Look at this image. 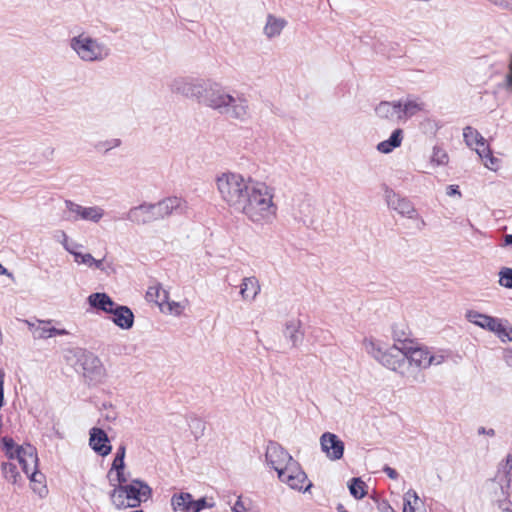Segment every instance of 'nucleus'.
I'll use <instances>...</instances> for the list:
<instances>
[{"mask_svg": "<svg viewBox=\"0 0 512 512\" xmlns=\"http://www.w3.org/2000/svg\"><path fill=\"white\" fill-rule=\"evenodd\" d=\"M217 188L228 207L251 222L263 225L276 219L278 207L273 189L265 183L236 173H224L217 178Z\"/></svg>", "mask_w": 512, "mask_h": 512, "instance_id": "obj_1", "label": "nucleus"}, {"mask_svg": "<svg viewBox=\"0 0 512 512\" xmlns=\"http://www.w3.org/2000/svg\"><path fill=\"white\" fill-rule=\"evenodd\" d=\"M114 489L110 493L112 504L117 509L135 508L138 507L141 502L146 501L150 494V487L138 480L132 481L130 484H115L111 483Z\"/></svg>", "mask_w": 512, "mask_h": 512, "instance_id": "obj_2", "label": "nucleus"}, {"mask_svg": "<svg viewBox=\"0 0 512 512\" xmlns=\"http://www.w3.org/2000/svg\"><path fill=\"white\" fill-rule=\"evenodd\" d=\"M401 353L411 365L419 368H427L432 364H441L444 361L443 355H431L427 347L421 345L413 339L398 338V345H393Z\"/></svg>", "mask_w": 512, "mask_h": 512, "instance_id": "obj_3", "label": "nucleus"}, {"mask_svg": "<svg viewBox=\"0 0 512 512\" xmlns=\"http://www.w3.org/2000/svg\"><path fill=\"white\" fill-rule=\"evenodd\" d=\"M3 449L11 460H16L26 475L37 469L38 457L32 445L15 446L13 439H2Z\"/></svg>", "mask_w": 512, "mask_h": 512, "instance_id": "obj_4", "label": "nucleus"}, {"mask_svg": "<svg viewBox=\"0 0 512 512\" xmlns=\"http://www.w3.org/2000/svg\"><path fill=\"white\" fill-rule=\"evenodd\" d=\"M463 137L466 144L476 151L484 165L496 170L498 160L492 155L490 146L483 136L475 128L467 126L463 130Z\"/></svg>", "mask_w": 512, "mask_h": 512, "instance_id": "obj_5", "label": "nucleus"}, {"mask_svg": "<svg viewBox=\"0 0 512 512\" xmlns=\"http://www.w3.org/2000/svg\"><path fill=\"white\" fill-rule=\"evenodd\" d=\"M466 318L469 322L495 333L501 341H512V327H506L499 319L475 310L468 311Z\"/></svg>", "mask_w": 512, "mask_h": 512, "instance_id": "obj_6", "label": "nucleus"}, {"mask_svg": "<svg viewBox=\"0 0 512 512\" xmlns=\"http://www.w3.org/2000/svg\"><path fill=\"white\" fill-rule=\"evenodd\" d=\"M72 47L86 61H95L107 56V49L97 41L80 35L72 41Z\"/></svg>", "mask_w": 512, "mask_h": 512, "instance_id": "obj_7", "label": "nucleus"}, {"mask_svg": "<svg viewBox=\"0 0 512 512\" xmlns=\"http://www.w3.org/2000/svg\"><path fill=\"white\" fill-rule=\"evenodd\" d=\"M278 478L291 489L298 491H307L312 486V483L308 480L306 473L297 461L290 462L284 471H280Z\"/></svg>", "mask_w": 512, "mask_h": 512, "instance_id": "obj_8", "label": "nucleus"}, {"mask_svg": "<svg viewBox=\"0 0 512 512\" xmlns=\"http://www.w3.org/2000/svg\"><path fill=\"white\" fill-rule=\"evenodd\" d=\"M266 459L268 463L277 471L278 475L280 471H284L290 464L295 460L290 454L276 443H270L266 450Z\"/></svg>", "mask_w": 512, "mask_h": 512, "instance_id": "obj_9", "label": "nucleus"}, {"mask_svg": "<svg viewBox=\"0 0 512 512\" xmlns=\"http://www.w3.org/2000/svg\"><path fill=\"white\" fill-rule=\"evenodd\" d=\"M158 216L160 219H164L173 214H182L185 213L188 209V204L186 200L177 197L171 196L164 198L163 200L156 203Z\"/></svg>", "mask_w": 512, "mask_h": 512, "instance_id": "obj_10", "label": "nucleus"}, {"mask_svg": "<svg viewBox=\"0 0 512 512\" xmlns=\"http://www.w3.org/2000/svg\"><path fill=\"white\" fill-rule=\"evenodd\" d=\"M320 444L323 452L330 460H339L343 457L344 443L337 435L330 432L322 434Z\"/></svg>", "mask_w": 512, "mask_h": 512, "instance_id": "obj_11", "label": "nucleus"}, {"mask_svg": "<svg viewBox=\"0 0 512 512\" xmlns=\"http://www.w3.org/2000/svg\"><path fill=\"white\" fill-rule=\"evenodd\" d=\"M128 217L131 221L136 222L137 224H147L160 220L156 204H143L132 208L129 211Z\"/></svg>", "mask_w": 512, "mask_h": 512, "instance_id": "obj_12", "label": "nucleus"}, {"mask_svg": "<svg viewBox=\"0 0 512 512\" xmlns=\"http://www.w3.org/2000/svg\"><path fill=\"white\" fill-rule=\"evenodd\" d=\"M29 326L33 337L36 339H47L68 334L65 329H57L51 326V321L38 320L37 323H31Z\"/></svg>", "mask_w": 512, "mask_h": 512, "instance_id": "obj_13", "label": "nucleus"}, {"mask_svg": "<svg viewBox=\"0 0 512 512\" xmlns=\"http://www.w3.org/2000/svg\"><path fill=\"white\" fill-rule=\"evenodd\" d=\"M393 347L389 351L377 350V354L374 357L385 367L393 371H399L405 364V357L401 353L395 354Z\"/></svg>", "mask_w": 512, "mask_h": 512, "instance_id": "obj_14", "label": "nucleus"}, {"mask_svg": "<svg viewBox=\"0 0 512 512\" xmlns=\"http://www.w3.org/2000/svg\"><path fill=\"white\" fill-rule=\"evenodd\" d=\"M401 113V102L382 101L376 107L378 117L389 122L401 120Z\"/></svg>", "mask_w": 512, "mask_h": 512, "instance_id": "obj_15", "label": "nucleus"}, {"mask_svg": "<svg viewBox=\"0 0 512 512\" xmlns=\"http://www.w3.org/2000/svg\"><path fill=\"white\" fill-rule=\"evenodd\" d=\"M90 445L101 456H106L111 451L107 434L100 428H92L90 433Z\"/></svg>", "mask_w": 512, "mask_h": 512, "instance_id": "obj_16", "label": "nucleus"}, {"mask_svg": "<svg viewBox=\"0 0 512 512\" xmlns=\"http://www.w3.org/2000/svg\"><path fill=\"white\" fill-rule=\"evenodd\" d=\"M67 207L69 211L85 220L97 222L103 216V210L98 207H82L70 201L67 202Z\"/></svg>", "mask_w": 512, "mask_h": 512, "instance_id": "obj_17", "label": "nucleus"}, {"mask_svg": "<svg viewBox=\"0 0 512 512\" xmlns=\"http://www.w3.org/2000/svg\"><path fill=\"white\" fill-rule=\"evenodd\" d=\"M203 102L207 106L217 109L231 104L234 102V98L231 95L210 89L205 91Z\"/></svg>", "mask_w": 512, "mask_h": 512, "instance_id": "obj_18", "label": "nucleus"}, {"mask_svg": "<svg viewBox=\"0 0 512 512\" xmlns=\"http://www.w3.org/2000/svg\"><path fill=\"white\" fill-rule=\"evenodd\" d=\"M113 314L112 321L122 329H129L134 322V315L127 306L117 305L111 312Z\"/></svg>", "mask_w": 512, "mask_h": 512, "instance_id": "obj_19", "label": "nucleus"}, {"mask_svg": "<svg viewBox=\"0 0 512 512\" xmlns=\"http://www.w3.org/2000/svg\"><path fill=\"white\" fill-rule=\"evenodd\" d=\"M145 298L148 302L155 303L164 311L165 303H167V299L169 298V293L159 283H155L148 287L146 291Z\"/></svg>", "mask_w": 512, "mask_h": 512, "instance_id": "obj_20", "label": "nucleus"}, {"mask_svg": "<svg viewBox=\"0 0 512 512\" xmlns=\"http://www.w3.org/2000/svg\"><path fill=\"white\" fill-rule=\"evenodd\" d=\"M89 304L92 307L100 309L106 313H111L117 304L106 293H94L88 297Z\"/></svg>", "mask_w": 512, "mask_h": 512, "instance_id": "obj_21", "label": "nucleus"}, {"mask_svg": "<svg viewBox=\"0 0 512 512\" xmlns=\"http://www.w3.org/2000/svg\"><path fill=\"white\" fill-rule=\"evenodd\" d=\"M403 512H425L423 501L416 491L410 489L404 494Z\"/></svg>", "mask_w": 512, "mask_h": 512, "instance_id": "obj_22", "label": "nucleus"}, {"mask_svg": "<svg viewBox=\"0 0 512 512\" xmlns=\"http://www.w3.org/2000/svg\"><path fill=\"white\" fill-rule=\"evenodd\" d=\"M260 292V284L255 277H246L241 283L240 294L244 300H253Z\"/></svg>", "mask_w": 512, "mask_h": 512, "instance_id": "obj_23", "label": "nucleus"}, {"mask_svg": "<svg viewBox=\"0 0 512 512\" xmlns=\"http://www.w3.org/2000/svg\"><path fill=\"white\" fill-rule=\"evenodd\" d=\"M403 140V130L402 129H395L390 138L387 140H384L380 142L377 145L378 151L381 153L387 154L393 151V149L399 147Z\"/></svg>", "mask_w": 512, "mask_h": 512, "instance_id": "obj_24", "label": "nucleus"}, {"mask_svg": "<svg viewBox=\"0 0 512 512\" xmlns=\"http://www.w3.org/2000/svg\"><path fill=\"white\" fill-rule=\"evenodd\" d=\"M171 505L175 512H192V496L189 493L175 494L171 499Z\"/></svg>", "mask_w": 512, "mask_h": 512, "instance_id": "obj_25", "label": "nucleus"}, {"mask_svg": "<svg viewBox=\"0 0 512 512\" xmlns=\"http://www.w3.org/2000/svg\"><path fill=\"white\" fill-rule=\"evenodd\" d=\"M123 470L124 458H121V456H115L112 463V468L108 472V478L110 479V482H117L119 484L126 483L127 479L124 476Z\"/></svg>", "mask_w": 512, "mask_h": 512, "instance_id": "obj_26", "label": "nucleus"}, {"mask_svg": "<svg viewBox=\"0 0 512 512\" xmlns=\"http://www.w3.org/2000/svg\"><path fill=\"white\" fill-rule=\"evenodd\" d=\"M31 482V488L35 493H37L40 497H43L47 493V487L45 484V476L39 472L37 469L30 472L27 475Z\"/></svg>", "mask_w": 512, "mask_h": 512, "instance_id": "obj_27", "label": "nucleus"}, {"mask_svg": "<svg viewBox=\"0 0 512 512\" xmlns=\"http://www.w3.org/2000/svg\"><path fill=\"white\" fill-rule=\"evenodd\" d=\"M286 22L283 19H277L271 15L268 16L266 26L264 28L265 34L271 38L281 33Z\"/></svg>", "mask_w": 512, "mask_h": 512, "instance_id": "obj_28", "label": "nucleus"}, {"mask_svg": "<svg viewBox=\"0 0 512 512\" xmlns=\"http://www.w3.org/2000/svg\"><path fill=\"white\" fill-rule=\"evenodd\" d=\"M424 104L416 100H408L403 105L401 104V120L406 117H411L416 113L422 111Z\"/></svg>", "mask_w": 512, "mask_h": 512, "instance_id": "obj_29", "label": "nucleus"}, {"mask_svg": "<svg viewBox=\"0 0 512 512\" xmlns=\"http://www.w3.org/2000/svg\"><path fill=\"white\" fill-rule=\"evenodd\" d=\"M94 369L89 371L86 367L84 368V376L88 378L90 381H100L105 374V370L103 365L100 363L99 359L93 358L91 361Z\"/></svg>", "mask_w": 512, "mask_h": 512, "instance_id": "obj_30", "label": "nucleus"}, {"mask_svg": "<svg viewBox=\"0 0 512 512\" xmlns=\"http://www.w3.org/2000/svg\"><path fill=\"white\" fill-rule=\"evenodd\" d=\"M366 483L359 478H353L349 485L350 493L357 499L363 498L366 494Z\"/></svg>", "mask_w": 512, "mask_h": 512, "instance_id": "obj_31", "label": "nucleus"}, {"mask_svg": "<svg viewBox=\"0 0 512 512\" xmlns=\"http://www.w3.org/2000/svg\"><path fill=\"white\" fill-rule=\"evenodd\" d=\"M70 252L74 255L75 261L78 264H86L90 267L95 265L97 268L101 267V265H102V260L94 259L93 256L89 253L82 254V253H77V252H73V251H70Z\"/></svg>", "mask_w": 512, "mask_h": 512, "instance_id": "obj_32", "label": "nucleus"}, {"mask_svg": "<svg viewBox=\"0 0 512 512\" xmlns=\"http://www.w3.org/2000/svg\"><path fill=\"white\" fill-rule=\"evenodd\" d=\"M2 470L6 479L13 483L18 481L19 473L17 472V466L15 463H4Z\"/></svg>", "mask_w": 512, "mask_h": 512, "instance_id": "obj_33", "label": "nucleus"}, {"mask_svg": "<svg viewBox=\"0 0 512 512\" xmlns=\"http://www.w3.org/2000/svg\"><path fill=\"white\" fill-rule=\"evenodd\" d=\"M395 210L401 215L408 217H412V214L415 212L411 202L406 199H398Z\"/></svg>", "mask_w": 512, "mask_h": 512, "instance_id": "obj_34", "label": "nucleus"}, {"mask_svg": "<svg viewBox=\"0 0 512 512\" xmlns=\"http://www.w3.org/2000/svg\"><path fill=\"white\" fill-rule=\"evenodd\" d=\"M499 284L505 288H512V268H502L499 272Z\"/></svg>", "mask_w": 512, "mask_h": 512, "instance_id": "obj_35", "label": "nucleus"}, {"mask_svg": "<svg viewBox=\"0 0 512 512\" xmlns=\"http://www.w3.org/2000/svg\"><path fill=\"white\" fill-rule=\"evenodd\" d=\"M184 310V306L179 302H169L167 300V303H165L164 311L163 312H169L175 315H180Z\"/></svg>", "mask_w": 512, "mask_h": 512, "instance_id": "obj_36", "label": "nucleus"}, {"mask_svg": "<svg viewBox=\"0 0 512 512\" xmlns=\"http://www.w3.org/2000/svg\"><path fill=\"white\" fill-rule=\"evenodd\" d=\"M246 108L247 106L244 104H239L236 106H233V114L236 118H242L246 115Z\"/></svg>", "mask_w": 512, "mask_h": 512, "instance_id": "obj_37", "label": "nucleus"}, {"mask_svg": "<svg viewBox=\"0 0 512 512\" xmlns=\"http://www.w3.org/2000/svg\"><path fill=\"white\" fill-rule=\"evenodd\" d=\"M192 505H193L192 512H199L200 510H202L203 508L206 507V501L204 498L196 500V501L192 499Z\"/></svg>", "mask_w": 512, "mask_h": 512, "instance_id": "obj_38", "label": "nucleus"}, {"mask_svg": "<svg viewBox=\"0 0 512 512\" xmlns=\"http://www.w3.org/2000/svg\"><path fill=\"white\" fill-rule=\"evenodd\" d=\"M232 510L233 512H246V507L244 506L241 497L238 498Z\"/></svg>", "mask_w": 512, "mask_h": 512, "instance_id": "obj_39", "label": "nucleus"}, {"mask_svg": "<svg viewBox=\"0 0 512 512\" xmlns=\"http://www.w3.org/2000/svg\"><path fill=\"white\" fill-rule=\"evenodd\" d=\"M499 507L501 512H512V502L510 501H501Z\"/></svg>", "mask_w": 512, "mask_h": 512, "instance_id": "obj_40", "label": "nucleus"}, {"mask_svg": "<svg viewBox=\"0 0 512 512\" xmlns=\"http://www.w3.org/2000/svg\"><path fill=\"white\" fill-rule=\"evenodd\" d=\"M447 195L454 196V195H461L459 188L457 185H450L447 188Z\"/></svg>", "mask_w": 512, "mask_h": 512, "instance_id": "obj_41", "label": "nucleus"}, {"mask_svg": "<svg viewBox=\"0 0 512 512\" xmlns=\"http://www.w3.org/2000/svg\"><path fill=\"white\" fill-rule=\"evenodd\" d=\"M384 472L388 475L389 478L391 479H397L398 477V473L395 469L389 467V466H386L384 468Z\"/></svg>", "mask_w": 512, "mask_h": 512, "instance_id": "obj_42", "label": "nucleus"}, {"mask_svg": "<svg viewBox=\"0 0 512 512\" xmlns=\"http://www.w3.org/2000/svg\"><path fill=\"white\" fill-rule=\"evenodd\" d=\"M506 80H507L508 87L512 89V57H511V61L509 64V72L506 76Z\"/></svg>", "mask_w": 512, "mask_h": 512, "instance_id": "obj_43", "label": "nucleus"}, {"mask_svg": "<svg viewBox=\"0 0 512 512\" xmlns=\"http://www.w3.org/2000/svg\"><path fill=\"white\" fill-rule=\"evenodd\" d=\"M398 338L400 339H409L408 337H404V332H398L397 330L394 331V340H395V344L394 345H398Z\"/></svg>", "mask_w": 512, "mask_h": 512, "instance_id": "obj_44", "label": "nucleus"}, {"mask_svg": "<svg viewBox=\"0 0 512 512\" xmlns=\"http://www.w3.org/2000/svg\"><path fill=\"white\" fill-rule=\"evenodd\" d=\"M506 467L509 471L512 469V454H508L506 457Z\"/></svg>", "mask_w": 512, "mask_h": 512, "instance_id": "obj_45", "label": "nucleus"}, {"mask_svg": "<svg viewBox=\"0 0 512 512\" xmlns=\"http://www.w3.org/2000/svg\"><path fill=\"white\" fill-rule=\"evenodd\" d=\"M116 456H121V458H124L125 457V448L123 446H121L117 453H116Z\"/></svg>", "mask_w": 512, "mask_h": 512, "instance_id": "obj_46", "label": "nucleus"}, {"mask_svg": "<svg viewBox=\"0 0 512 512\" xmlns=\"http://www.w3.org/2000/svg\"><path fill=\"white\" fill-rule=\"evenodd\" d=\"M505 241H506L507 244H512V235H507L505 237Z\"/></svg>", "mask_w": 512, "mask_h": 512, "instance_id": "obj_47", "label": "nucleus"}, {"mask_svg": "<svg viewBox=\"0 0 512 512\" xmlns=\"http://www.w3.org/2000/svg\"><path fill=\"white\" fill-rule=\"evenodd\" d=\"M480 434H484V433H487L488 434V430H485L483 427L479 429L478 431Z\"/></svg>", "mask_w": 512, "mask_h": 512, "instance_id": "obj_48", "label": "nucleus"}, {"mask_svg": "<svg viewBox=\"0 0 512 512\" xmlns=\"http://www.w3.org/2000/svg\"><path fill=\"white\" fill-rule=\"evenodd\" d=\"M6 269L0 264V274H4Z\"/></svg>", "mask_w": 512, "mask_h": 512, "instance_id": "obj_49", "label": "nucleus"}, {"mask_svg": "<svg viewBox=\"0 0 512 512\" xmlns=\"http://www.w3.org/2000/svg\"><path fill=\"white\" fill-rule=\"evenodd\" d=\"M488 435L493 436V435H494V430H493V429H490V430L488 431Z\"/></svg>", "mask_w": 512, "mask_h": 512, "instance_id": "obj_50", "label": "nucleus"}, {"mask_svg": "<svg viewBox=\"0 0 512 512\" xmlns=\"http://www.w3.org/2000/svg\"><path fill=\"white\" fill-rule=\"evenodd\" d=\"M508 357H512V350L508 351Z\"/></svg>", "mask_w": 512, "mask_h": 512, "instance_id": "obj_51", "label": "nucleus"}]
</instances>
